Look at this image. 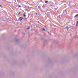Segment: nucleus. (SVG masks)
Masks as SVG:
<instances>
[{
	"instance_id": "obj_1",
	"label": "nucleus",
	"mask_w": 78,
	"mask_h": 78,
	"mask_svg": "<svg viewBox=\"0 0 78 78\" xmlns=\"http://www.w3.org/2000/svg\"><path fill=\"white\" fill-rule=\"evenodd\" d=\"M20 20H23V18L22 17H20Z\"/></svg>"
},
{
	"instance_id": "obj_2",
	"label": "nucleus",
	"mask_w": 78,
	"mask_h": 78,
	"mask_svg": "<svg viewBox=\"0 0 78 78\" xmlns=\"http://www.w3.org/2000/svg\"><path fill=\"white\" fill-rule=\"evenodd\" d=\"M78 14L75 16H74V18H76V17H78Z\"/></svg>"
},
{
	"instance_id": "obj_3",
	"label": "nucleus",
	"mask_w": 78,
	"mask_h": 78,
	"mask_svg": "<svg viewBox=\"0 0 78 78\" xmlns=\"http://www.w3.org/2000/svg\"><path fill=\"white\" fill-rule=\"evenodd\" d=\"M78 21H77V23H76V26H78Z\"/></svg>"
},
{
	"instance_id": "obj_4",
	"label": "nucleus",
	"mask_w": 78,
	"mask_h": 78,
	"mask_svg": "<svg viewBox=\"0 0 78 78\" xmlns=\"http://www.w3.org/2000/svg\"><path fill=\"white\" fill-rule=\"evenodd\" d=\"M23 16H24V17H26V16H27V15H26L25 14H23Z\"/></svg>"
},
{
	"instance_id": "obj_5",
	"label": "nucleus",
	"mask_w": 78,
	"mask_h": 78,
	"mask_svg": "<svg viewBox=\"0 0 78 78\" xmlns=\"http://www.w3.org/2000/svg\"><path fill=\"white\" fill-rule=\"evenodd\" d=\"M27 30H30V27H28L27 28Z\"/></svg>"
},
{
	"instance_id": "obj_6",
	"label": "nucleus",
	"mask_w": 78,
	"mask_h": 78,
	"mask_svg": "<svg viewBox=\"0 0 78 78\" xmlns=\"http://www.w3.org/2000/svg\"><path fill=\"white\" fill-rule=\"evenodd\" d=\"M66 29L67 28V29H69V27H66Z\"/></svg>"
},
{
	"instance_id": "obj_7",
	"label": "nucleus",
	"mask_w": 78,
	"mask_h": 78,
	"mask_svg": "<svg viewBox=\"0 0 78 78\" xmlns=\"http://www.w3.org/2000/svg\"><path fill=\"white\" fill-rule=\"evenodd\" d=\"M45 3H48V1H46L45 2Z\"/></svg>"
},
{
	"instance_id": "obj_8",
	"label": "nucleus",
	"mask_w": 78,
	"mask_h": 78,
	"mask_svg": "<svg viewBox=\"0 0 78 78\" xmlns=\"http://www.w3.org/2000/svg\"><path fill=\"white\" fill-rule=\"evenodd\" d=\"M19 8H21V7H22L21 5H19Z\"/></svg>"
},
{
	"instance_id": "obj_9",
	"label": "nucleus",
	"mask_w": 78,
	"mask_h": 78,
	"mask_svg": "<svg viewBox=\"0 0 78 78\" xmlns=\"http://www.w3.org/2000/svg\"><path fill=\"white\" fill-rule=\"evenodd\" d=\"M21 13V12H19L18 13L19 15V14H20Z\"/></svg>"
},
{
	"instance_id": "obj_10",
	"label": "nucleus",
	"mask_w": 78,
	"mask_h": 78,
	"mask_svg": "<svg viewBox=\"0 0 78 78\" xmlns=\"http://www.w3.org/2000/svg\"><path fill=\"white\" fill-rule=\"evenodd\" d=\"M43 31H45V29H43Z\"/></svg>"
},
{
	"instance_id": "obj_11",
	"label": "nucleus",
	"mask_w": 78,
	"mask_h": 78,
	"mask_svg": "<svg viewBox=\"0 0 78 78\" xmlns=\"http://www.w3.org/2000/svg\"><path fill=\"white\" fill-rule=\"evenodd\" d=\"M2 6V5H0V7H1V6Z\"/></svg>"
},
{
	"instance_id": "obj_12",
	"label": "nucleus",
	"mask_w": 78,
	"mask_h": 78,
	"mask_svg": "<svg viewBox=\"0 0 78 78\" xmlns=\"http://www.w3.org/2000/svg\"><path fill=\"white\" fill-rule=\"evenodd\" d=\"M50 6H53V5H50Z\"/></svg>"
},
{
	"instance_id": "obj_13",
	"label": "nucleus",
	"mask_w": 78,
	"mask_h": 78,
	"mask_svg": "<svg viewBox=\"0 0 78 78\" xmlns=\"http://www.w3.org/2000/svg\"><path fill=\"white\" fill-rule=\"evenodd\" d=\"M25 11H27V9H25Z\"/></svg>"
},
{
	"instance_id": "obj_14",
	"label": "nucleus",
	"mask_w": 78,
	"mask_h": 78,
	"mask_svg": "<svg viewBox=\"0 0 78 78\" xmlns=\"http://www.w3.org/2000/svg\"><path fill=\"white\" fill-rule=\"evenodd\" d=\"M36 15H37V13H36Z\"/></svg>"
}]
</instances>
